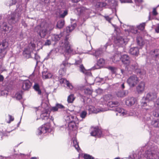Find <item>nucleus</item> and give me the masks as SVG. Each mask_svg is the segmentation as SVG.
Returning a JSON list of instances; mask_svg holds the SVG:
<instances>
[{"mask_svg":"<svg viewBox=\"0 0 159 159\" xmlns=\"http://www.w3.org/2000/svg\"><path fill=\"white\" fill-rule=\"evenodd\" d=\"M31 85V83L29 80H24L22 83V88L25 90H28Z\"/></svg>","mask_w":159,"mask_h":159,"instance_id":"obj_18","label":"nucleus"},{"mask_svg":"<svg viewBox=\"0 0 159 159\" xmlns=\"http://www.w3.org/2000/svg\"><path fill=\"white\" fill-rule=\"evenodd\" d=\"M9 49L8 42L5 40H3L0 43V58L4 57Z\"/></svg>","mask_w":159,"mask_h":159,"instance_id":"obj_5","label":"nucleus"},{"mask_svg":"<svg viewBox=\"0 0 159 159\" xmlns=\"http://www.w3.org/2000/svg\"><path fill=\"white\" fill-rule=\"evenodd\" d=\"M97 5L100 7H104L106 6L107 3L104 2H99L97 3Z\"/></svg>","mask_w":159,"mask_h":159,"instance_id":"obj_50","label":"nucleus"},{"mask_svg":"<svg viewBox=\"0 0 159 159\" xmlns=\"http://www.w3.org/2000/svg\"><path fill=\"white\" fill-rule=\"evenodd\" d=\"M47 24L43 21L40 25L36 26L34 29V30L37 31L41 38H43L47 34Z\"/></svg>","mask_w":159,"mask_h":159,"instance_id":"obj_4","label":"nucleus"},{"mask_svg":"<svg viewBox=\"0 0 159 159\" xmlns=\"http://www.w3.org/2000/svg\"><path fill=\"white\" fill-rule=\"evenodd\" d=\"M4 77L2 75H0V81L2 82L3 81Z\"/></svg>","mask_w":159,"mask_h":159,"instance_id":"obj_64","label":"nucleus"},{"mask_svg":"<svg viewBox=\"0 0 159 159\" xmlns=\"http://www.w3.org/2000/svg\"><path fill=\"white\" fill-rule=\"evenodd\" d=\"M122 55L120 52H118L112 57V60L114 63H116L119 61L121 59V57Z\"/></svg>","mask_w":159,"mask_h":159,"instance_id":"obj_25","label":"nucleus"},{"mask_svg":"<svg viewBox=\"0 0 159 159\" xmlns=\"http://www.w3.org/2000/svg\"><path fill=\"white\" fill-rule=\"evenodd\" d=\"M68 14L67 11L65 10L64 11V12L62 14H60V17L61 18H64L65 16H66Z\"/></svg>","mask_w":159,"mask_h":159,"instance_id":"obj_53","label":"nucleus"},{"mask_svg":"<svg viewBox=\"0 0 159 159\" xmlns=\"http://www.w3.org/2000/svg\"><path fill=\"white\" fill-rule=\"evenodd\" d=\"M144 88L145 83L143 82H141L137 87V91L139 93H141L144 91Z\"/></svg>","mask_w":159,"mask_h":159,"instance_id":"obj_24","label":"nucleus"},{"mask_svg":"<svg viewBox=\"0 0 159 159\" xmlns=\"http://www.w3.org/2000/svg\"><path fill=\"white\" fill-rule=\"evenodd\" d=\"M15 15L14 13L11 14L10 17H9V22H11L12 23H15L16 21V19L15 16Z\"/></svg>","mask_w":159,"mask_h":159,"instance_id":"obj_35","label":"nucleus"},{"mask_svg":"<svg viewBox=\"0 0 159 159\" xmlns=\"http://www.w3.org/2000/svg\"><path fill=\"white\" fill-rule=\"evenodd\" d=\"M50 125L48 123L42 125L37 129V134L38 135H40L49 132L50 130Z\"/></svg>","mask_w":159,"mask_h":159,"instance_id":"obj_6","label":"nucleus"},{"mask_svg":"<svg viewBox=\"0 0 159 159\" xmlns=\"http://www.w3.org/2000/svg\"><path fill=\"white\" fill-rule=\"evenodd\" d=\"M108 43L105 45L104 47L102 48L99 49L97 50L93 51V55L96 58H98L99 56H100L103 52V51H105L107 48V46L108 45Z\"/></svg>","mask_w":159,"mask_h":159,"instance_id":"obj_13","label":"nucleus"},{"mask_svg":"<svg viewBox=\"0 0 159 159\" xmlns=\"http://www.w3.org/2000/svg\"><path fill=\"white\" fill-rule=\"evenodd\" d=\"M34 59L36 60H37V62H38V60H39V58H40V57L37 54H36V53H34Z\"/></svg>","mask_w":159,"mask_h":159,"instance_id":"obj_57","label":"nucleus"},{"mask_svg":"<svg viewBox=\"0 0 159 159\" xmlns=\"http://www.w3.org/2000/svg\"><path fill=\"white\" fill-rule=\"evenodd\" d=\"M70 66V64L68 63L66 61H64L62 62V63L60 65V66H63V67L66 68L67 66Z\"/></svg>","mask_w":159,"mask_h":159,"instance_id":"obj_42","label":"nucleus"},{"mask_svg":"<svg viewBox=\"0 0 159 159\" xmlns=\"http://www.w3.org/2000/svg\"><path fill=\"white\" fill-rule=\"evenodd\" d=\"M74 99V95L73 94H71L68 97L67 101L69 103H72Z\"/></svg>","mask_w":159,"mask_h":159,"instance_id":"obj_40","label":"nucleus"},{"mask_svg":"<svg viewBox=\"0 0 159 159\" xmlns=\"http://www.w3.org/2000/svg\"><path fill=\"white\" fill-rule=\"evenodd\" d=\"M137 44L139 46H141L144 44V41L142 38L140 37H138L137 38Z\"/></svg>","mask_w":159,"mask_h":159,"instance_id":"obj_36","label":"nucleus"},{"mask_svg":"<svg viewBox=\"0 0 159 159\" xmlns=\"http://www.w3.org/2000/svg\"><path fill=\"white\" fill-rule=\"evenodd\" d=\"M137 102V99L134 97H129L125 101L126 104L128 106H131L135 103Z\"/></svg>","mask_w":159,"mask_h":159,"instance_id":"obj_14","label":"nucleus"},{"mask_svg":"<svg viewBox=\"0 0 159 159\" xmlns=\"http://www.w3.org/2000/svg\"><path fill=\"white\" fill-rule=\"evenodd\" d=\"M84 157L85 159H94L93 157L89 155L86 154L84 155Z\"/></svg>","mask_w":159,"mask_h":159,"instance_id":"obj_48","label":"nucleus"},{"mask_svg":"<svg viewBox=\"0 0 159 159\" xmlns=\"http://www.w3.org/2000/svg\"><path fill=\"white\" fill-rule=\"evenodd\" d=\"M89 114L92 113H97L105 111L107 110L102 108H95L92 106H89L87 108Z\"/></svg>","mask_w":159,"mask_h":159,"instance_id":"obj_8","label":"nucleus"},{"mask_svg":"<svg viewBox=\"0 0 159 159\" xmlns=\"http://www.w3.org/2000/svg\"><path fill=\"white\" fill-rule=\"evenodd\" d=\"M64 119L68 123L69 130H75L77 129V124H78L79 120L75 116L67 114L65 116Z\"/></svg>","mask_w":159,"mask_h":159,"instance_id":"obj_3","label":"nucleus"},{"mask_svg":"<svg viewBox=\"0 0 159 159\" xmlns=\"http://www.w3.org/2000/svg\"><path fill=\"white\" fill-rule=\"evenodd\" d=\"M128 94V91L127 90H124L118 92L117 95L119 97H123L127 95Z\"/></svg>","mask_w":159,"mask_h":159,"instance_id":"obj_31","label":"nucleus"},{"mask_svg":"<svg viewBox=\"0 0 159 159\" xmlns=\"http://www.w3.org/2000/svg\"><path fill=\"white\" fill-rule=\"evenodd\" d=\"M149 101L148 99L145 98V97H143L142 98L141 101V105L142 108L148 112L151 111V109L152 108V107H149V106H147V102Z\"/></svg>","mask_w":159,"mask_h":159,"instance_id":"obj_9","label":"nucleus"},{"mask_svg":"<svg viewBox=\"0 0 159 159\" xmlns=\"http://www.w3.org/2000/svg\"><path fill=\"white\" fill-rule=\"evenodd\" d=\"M131 69L134 71H135L137 73H139L140 74L142 75H144L145 74L146 72L145 71H142L139 69H138V65L137 64L135 63L134 65H131V66L130 67Z\"/></svg>","mask_w":159,"mask_h":159,"instance_id":"obj_17","label":"nucleus"},{"mask_svg":"<svg viewBox=\"0 0 159 159\" xmlns=\"http://www.w3.org/2000/svg\"><path fill=\"white\" fill-rule=\"evenodd\" d=\"M35 45L32 42L30 43L27 48H25L23 51V54L29 55L31 54V52L35 49Z\"/></svg>","mask_w":159,"mask_h":159,"instance_id":"obj_10","label":"nucleus"},{"mask_svg":"<svg viewBox=\"0 0 159 159\" xmlns=\"http://www.w3.org/2000/svg\"><path fill=\"white\" fill-rule=\"evenodd\" d=\"M66 68L60 66V68L59 71V74L60 75L62 76L66 74Z\"/></svg>","mask_w":159,"mask_h":159,"instance_id":"obj_33","label":"nucleus"},{"mask_svg":"<svg viewBox=\"0 0 159 159\" xmlns=\"http://www.w3.org/2000/svg\"><path fill=\"white\" fill-rule=\"evenodd\" d=\"M80 71L84 74L86 76H91V73L89 71L86 70L82 65H80Z\"/></svg>","mask_w":159,"mask_h":159,"instance_id":"obj_27","label":"nucleus"},{"mask_svg":"<svg viewBox=\"0 0 159 159\" xmlns=\"http://www.w3.org/2000/svg\"><path fill=\"white\" fill-rule=\"evenodd\" d=\"M155 31L157 33H159V23L157 25V26L155 29Z\"/></svg>","mask_w":159,"mask_h":159,"instance_id":"obj_62","label":"nucleus"},{"mask_svg":"<svg viewBox=\"0 0 159 159\" xmlns=\"http://www.w3.org/2000/svg\"><path fill=\"white\" fill-rule=\"evenodd\" d=\"M76 26V24L75 23L71 26L67 27L66 30L63 32L64 35L66 36L65 39L64 40L60 42L59 49L54 48L51 50L48 55L47 59L50 58H54L58 51L61 53L63 52H64L65 53V57H66V55L75 53L73 51L72 44L68 40V36L69 35V33L74 29Z\"/></svg>","mask_w":159,"mask_h":159,"instance_id":"obj_1","label":"nucleus"},{"mask_svg":"<svg viewBox=\"0 0 159 159\" xmlns=\"http://www.w3.org/2000/svg\"><path fill=\"white\" fill-rule=\"evenodd\" d=\"M63 81L64 83H66L67 86L69 87V89H71L73 88V87L72 84H70L69 81H67L65 79H63Z\"/></svg>","mask_w":159,"mask_h":159,"instance_id":"obj_41","label":"nucleus"},{"mask_svg":"<svg viewBox=\"0 0 159 159\" xmlns=\"http://www.w3.org/2000/svg\"><path fill=\"white\" fill-rule=\"evenodd\" d=\"M58 108H57L56 105L55 107H53L52 108L51 111H57Z\"/></svg>","mask_w":159,"mask_h":159,"instance_id":"obj_58","label":"nucleus"},{"mask_svg":"<svg viewBox=\"0 0 159 159\" xmlns=\"http://www.w3.org/2000/svg\"><path fill=\"white\" fill-rule=\"evenodd\" d=\"M51 41L49 40H47L45 42L44 44L45 45H49L51 44Z\"/></svg>","mask_w":159,"mask_h":159,"instance_id":"obj_61","label":"nucleus"},{"mask_svg":"<svg viewBox=\"0 0 159 159\" xmlns=\"http://www.w3.org/2000/svg\"><path fill=\"white\" fill-rule=\"evenodd\" d=\"M157 94L155 93H148L145 98L148 101H153L157 98Z\"/></svg>","mask_w":159,"mask_h":159,"instance_id":"obj_21","label":"nucleus"},{"mask_svg":"<svg viewBox=\"0 0 159 159\" xmlns=\"http://www.w3.org/2000/svg\"><path fill=\"white\" fill-rule=\"evenodd\" d=\"M116 111H117L119 114V115L120 116H133L134 115L133 113H129L126 110L119 107L116 108Z\"/></svg>","mask_w":159,"mask_h":159,"instance_id":"obj_12","label":"nucleus"},{"mask_svg":"<svg viewBox=\"0 0 159 159\" xmlns=\"http://www.w3.org/2000/svg\"><path fill=\"white\" fill-rule=\"evenodd\" d=\"M108 69L111 70L112 74H116L117 70L116 68L112 66H109L108 67Z\"/></svg>","mask_w":159,"mask_h":159,"instance_id":"obj_43","label":"nucleus"},{"mask_svg":"<svg viewBox=\"0 0 159 159\" xmlns=\"http://www.w3.org/2000/svg\"><path fill=\"white\" fill-rule=\"evenodd\" d=\"M72 140V142L71 143V145L75 148L79 152L80 150V148L76 138L75 137L73 138Z\"/></svg>","mask_w":159,"mask_h":159,"instance_id":"obj_28","label":"nucleus"},{"mask_svg":"<svg viewBox=\"0 0 159 159\" xmlns=\"http://www.w3.org/2000/svg\"><path fill=\"white\" fill-rule=\"evenodd\" d=\"M138 82V78L135 75L130 76L127 80V84L130 87H133L135 86Z\"/></svg>","mask_w":159,"mask_h":159,"instance_id":"obj_7","label":"nucleus"},{"mask_svg":"<svg viewBox=\"0 0 159 159\" xmlns=\"http://www.w3.org/2000/svg\"><path fill=\"white\" fill-rule=\"evenodd\" d=\"M145 25V23H141L139 25L137 26V28L138 29L141 30H143L144 28Z\"/></svg>","mask_w":159,"mask_h":159,"instance_id":"obj_45","label":"nucleus"},{"mask_svg":"<svg viewBox=\"0 0 159 159\" xmlns=\"http://www.w3.org/2000/svg\"><path fill=\"white\" fill-rule=\"evenodd\" d=\"M120 2L122 3H132V0H120Z\"/></svg>","mask_w":159,"mask_h":159,"instance_id":"obj_56","label":"nucleus"},{"mask_svg":"<svg viewBox=\"0 0 159 159\" xmlns=\"http://www.w3.org/2000/svg\"><path fill=\"white\" fill-rule=\"evenodd\" d=\"M84 92L85 93L87 94L91 95L92 93V91L91 89H87L84 90Z\"/></svg>","mask_w":159,"mask_h":159,"instance_id":"obj_51","label":"nucleus"},{"mask_svg":"<svg viewBox=\"0 0 159 159\" xmlns=\"http://www.w3.org/2000/svg\"><path fill=\"white\" fill-rule=\"evenodd\" d=\"M110 98V95H105L102 98H101V100L102 101V100H104V101H107L109 100Z\"/></svg>","mask_w":159,"mask_h":159,"instance_id":"obj_46","label":"nucleus"},{"mask_svg":"<svg viewBox=\"0 0 159 159\" xmlns=\"http://www.w3.org/2000/svg\"><path fill=\"white\" fill-rule=\"evenodd\" d=\"M76 10L78 14L79 15L84 13L88 14L91 12V11L89 9H87L84 7L77 8Z\"/></svg>","mask_w":159,"mask_h":159,"instance_id":"obj_16","label":"nucleus"},{"mask_svg":"<svg viewBox=\"0 0 159 159\" xmlns=\"http://www.w3.org/2000/svg\"><path fill=\"white\" fill-rule=\"evenodd\" d=\"M119 103L117 102H109L108 105L111 107H115L118 106Z\"/></svg>","mask_w":159,"mask_h":159,"instance_id":"obj_39","label":"nucleus"},{"mask_svg":"<svg viewBox=\"0 0 159 159\" xmlns=\"http://www.w3.org/2000/svg\"><path fill=\"white\" fill-rule=\"evenodd\" d=\"M49 115V112L46 109H44L40 115V118L42 120H47Z\"/></svg>","mask_w":159,"mask_h":159,"instance_id":"obj_19","label":"nucleus"},{"mask_svg":"<svg viewBox=\"0 0 159 159\" xmlns=\"http://www.w3.org/2000/svg\"><path fill=\"white\" fill-rule=\"evenodd\" d=\"M147 150L138 159H159V152H157V147L151 142L148 143L143 148Z\"/></svg>","mask_w":159,"mask_h":159,"instance_id":"obj_2","label":"nucleus"},{"mask_svg":"<svg viewBox=\"0 0 159 159\" xmlns=\"http://www.w3.org/2000/svg\"><path fill=\"white\" fill-rule=\"evenodd\" d=\"M121 60L124 64L128 66L130 63V58L127 55L124 54L122 55L121 57Z\"/></svg>","mask_w":159,"mask_h":159,"instance_id":"obj_15","label":"nucleus"},{"mask_svg":"<svg viewBox=\"0 0 159 159\" xmlns=\"http://www.w3.org/2000/svg\"><path fill=\"white\" fill-rule=\"evenodd\" d=\"M92 129V130L90 133L91 136H100L102 134L101 131L97 128Z\"/></svg>","mask_w":159,"mask_h":159,"instance_id":"obj_22","label":"nucleus"},{"mask_svg":"<svg viewBox=\"0 0 159 159\" xmlns=\"http://www.w3.org/2000/svg\"><path fill=\"white\" fill-rule=\"evenodd\" d=\"M56 105L57 108H58V109H62L64 108V107L61 104L57 103Z\"/></svg>","mask_w":159,"mask_h":159,"instance_id":"obj_55","label":"nucleus"},{"mask_svg":"<svg viewBox=\"0 0 159 159\" xmlns=\"http://www.w3.org/2000/svg\"><path fill=\"white\" fill-rule=\"evenodd\" d=\"M34 88L36 92H38V93L39 95L41 94V92L39 88V85L37 83H35L34 86Z\"/></svg>","mask_w":159,"mask_h":159,"instance_id":"obj_34","label":"nucleus"},{"mask_svg":"<svg viewBox=\"0 0 159 159\" xmlns=\"http://www.w3.org/2000/svg\"><path fill=\"white\" fill-rule=\"evenodd\" d=\"M128 31L131 32L133 34H136L137 32V30L135 27L134 26H131L128 30Z\"/></svg>","mask_w":159,"mask_h":159,"instance_id":"obj_38","label":"nucleus"},{"mask_svg":"<svg viewBox=\"0 0 159 159\" xmlns=\"http://www.w3.org/2000/svg\"><path fill=\"white\" fill-rule=\"evenodd\" d=\"M105 18L109 22H110V21L111 19H112V18L111 17H110L108 16H105Z\"/></svg>","mask_w":159,"mask_h":159,"instance_id":"obj_59","label":"nucleus"},{"mask_svg":"<svg viewBox=\"0 0 159 159\" xmlns=\"http://www.w3.org/2000/svg\"><path fill=\"white\" fill-rule=\"evenodd\" d=\"M8 116L9 117V119L10 121H12L14 120V118L11 115H9Z\"/></svg>","mask_w":159,"mask_h":159,"instance_id":"obj_63","label":"nucleus"},{"mask_svg":"<svg viewBox=\"0 0 159 159\" xmlns=\"http://www.w3.org/2000/svg\"><path fill=\"white\" fill-rule=\"evenodd\" d=\"M0 28L3 30L7 33L10 32L12 29V27L11 25L7 26L6 23H3L2 25L1 26Z\"/></svg>","mask_w":159,"mask_h":159,"instance_id":"obj_23","label":"nucleus"},{"mask_svg":"<svg viewBox=\"0 0 159 159\" xmlns=\"http://www.w3.org/2000/svg\"><path fill=\"white\" fill-rule=\"evenodd\" d=\"M63 35V33H61L59 35L52 34L51 35L52 39V41H58L60 39Z\"/></svg>","mask_w":159,"mask_h":159,"instance_id":"obj_30","label":"nucleus"},{"mask_svg":"<svg viewBox=\"0 0 159 159\" xmlns=\"http://www.w3.org/2000/svg\"><path fill=\"white\" fill-rule=\"evenodd\" d=\"M152 14L154 16H156L158 14V13L156 11V8H154L153 9Z\"/></svg>","mask_w":159,"mask_h":159,"instance_id":"obj_60","label":"nucleus"},{"mask_svg":"<svg viewBox=\"0 0 159 159\" xmlns=\"http://www.w3.org/2000/svg\"><path fill=\"white\" fill-rule=\"evenodd\" d=\"M10 132H4V131H3L2 132L0 131V135L3 136H7L8 135Z\"/></svg>","mask_w":159,"mask_h":159,"instance_id":"obj_49","label":"nucleus"},{"mask_svg":"<svg viewBox=\"0 0 159 159\" xmlns=\"http://www.w3.org/2000/svg\"><path fill=\"white\" fill-rule=\"evenodd\" d=\"M64 25V21L63 20H61L57 22V27L58 28L61 29L63 27Z\"/></svg>","mask_w":159,"mask_h":159,"instance_id":"obj_37","label":"nucleus"},{"mask_svg":"<svg viewBox=\"0 0 159 159\" xmlns=\"http://www.w3.org/2000/svg\"><path fill=\"white\" fill-rule=\"evenodd\" d=\"M129 52L134 55H137L139 53V49L137 47L131 48L129 50Z\"/></svg>","mask_w":159,"mask_h":159,"instance_id":"obj_29","label":"nucleus"},{"mask_svg":"<svg viewBox=\"0 0 159 159\" xmlns=\"http://www.w3.org/2000/svg\"><path fill=\"white\" fill-rule=\"evenodd\" d=\"M127 42V39L120 36H117L116 38H115L114 39L115 43L119 46L124 44H126Z\"/></svg>","mask_w":159,"mask_h":159,"instance_id":"obj_11","label":"nucleus"},{"mask_svg":"<svg viewBox=\"0 0 159 159\" xmlns=\"http://www.w3.org/2000/svg\"><path fill=\"white\" fill-rule=\"evenodd\" d=\"M87 115V112L85 111H84L80 112V116L81 118L84 119L86 117Z\"/></svg>","mask_w":159,"mask_h":159,"instance_id":"obj_44","label":"nucleus"},{"mask_svg":"<svg viewBox=\"0 0 159 159\" xmlns=\"http://www.w3.org/2000/svg\"><path fill=\"white\" fill-rule=\"evenodd\" d=\"M16 97L17 100H20L22 98V95L20 92H18L16 94Z\"/></svg>","mask_w":159,"mask_h":159,"instance_id":"obj_52","label":"nucleus"},{"mask_svg":"<svg viewBox=\"0 0 159 159\" xmlns=\"http://www.w3.org/2000/svg\"><path fill=\"white\" fill-rule=\"evenodd\" d=\"M42 74V77L43 79H49L52 77H53V79H55L54 78V76H53L51 73L47 71L46 70H44L43 71Z\"/></svg>","mask_w":159,"mask_h":159,"instance_id":"obj_20","label":"nucleus"},{"mask_svg":"<svg viewBox=\"0 0 159 159\" xmlns=\"http://www.w3.org/2000/svg\"><path fill=\"white\" fill-rule=\"evenodd\" d=\"M105 61L103 59L101 58L98 61L97 63L98 65H102L104 63Z\"/></svg>","mask_w":159,"mask_h":159,"instance_id":"obj_54","label":"nucleus"},{"mask_svg":"<svg viewBox=\"0 0 159 159\" xmlns=\"http://www.w3.org/2000/svg\"><path fill=\"white\" fill-rule=\"evenodd\" d=\"M153 115L155 117H159V110H158V108H157L155 111L153 113Z\"/></svg>","mask_w":159,"mask_h":159,"instance_id":"obj_47","label":"nucleus"},{"mask_svg":"<svg viewBox=\"0 0 159 159\" xmlns=\"http://www.w3.org/2000/svg\"><path fill=\"white\" fill-rule=\"evenodd\" d=\"M151 56L154 58H159V49H156L150 52Z\"/></svg>","mask_w":159,"mask_h":159,"instance_id":"obj_26","label":"nucleus"},{"mask_svg":"<svg viewBox=\"0 0 159 159\" xmlns=\"http://www.w3.org/2000/svg\"><path fill=\"white\" fill-rule=\"evenodd\" d=\"M151 124L154 127H159V120L158 119H154L152 121Z\"/></svg>","mask_w":159,"mask_h":159,"instance_id":"obj_32","label":"nucleus"}]
</instances>
